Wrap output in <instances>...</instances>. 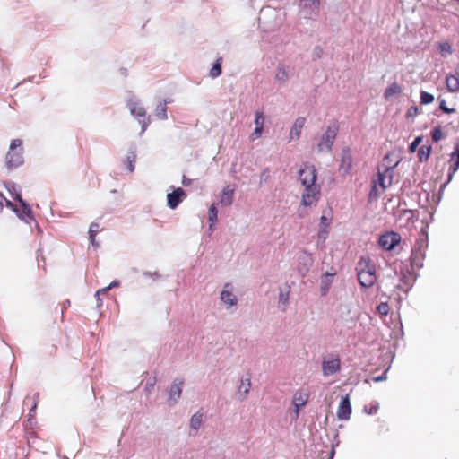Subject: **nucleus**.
I'll return each instance as SVG.
<instances>
[{
	"instance_id": "6e6552de",
	"label": "nucleus",
	"mask_w": 459,
	"mask_h": 459,
	"mask_svg": "<svg viewBox=\"0 0 459 459\" xmlns=\"http://www.w3.org/2000/svg\"><path fill=\"white\" fill-rule=\"evenodd\" d=\"M352 154L350 147L346 146L342 149L341 160L339 170L343 174L347 175L352 169Z\"/></svg>"
},
{
	"instance_id": "7ed1b4c3",
	"label": "nucleus",
	"mask_w": 459,
	"mask_h": 459,
	"mask_svg": "<svg viewBox=\"0 0 459 459\" xmlns=\"http://www.w3.org/2000/svg\"><path fill=\"white\" fill-rule=\"evenodd\" d=\"M126 107L129 109L132 116H134L138 123L141 125V133H144L149 126L151 120L150 117H146V110L142 105L139 99L135 96H130L126 101Z\"/></svg>"
},
{
	"instance_id": "c756f323",
	"label": "nucleus",
	"mask_w": 459,
	"mask_h": 459,
	"mask_svg": "<svg viewBox=\"0 0 459 459\" xmlns=\"http://www.w3.org/2000/svg\"><path fill=\"white\" fill-rule=\"evenodd\" d=\"M437 48H438L440 55L443 57H446L448 55H451L453 53L452 46L447 41L437 43Z\"/></svg>"
},
{
	"instance_id": "9b49d317",
	"label": "nucleus",
	"mask_w": 459,
	"mask_h": 459,
	"mask_svg": "<svg viewBox=\"0 0 459 459\" xmlns=\"http://www.w3.org/2000/svg\"><path fill=\"white\" fill-rule=\"evenodd\" d=\"M351 414V403L349 394L342 396L338 406L336 417L340 420H348Z\"/></svg>"
},
{
	"instance_id": "338daca9",
	"label": "nucleus",
	"mask_w": 459,
	"mask_h": 459,
	"mask_svg": "<svg viewBox=\"0 0 459 459\" xmlns=\"http://www.w3.org/2000/svg\"><path fill=\"white\" fill-rule=\"evenodd\" d=\"M153 386H154V382H147L146 385H145V390L149 391Z\"/></svg>"
},
{
	"instance_id": "39448f33",
	"label": "nucleus",
	"mask_w": 459,
	"mask_h": 459,
	"mask_svg": "<svg viewBox=\"0 0 459 459\" xmlns=\"http://www.w3.org/2000/svg\"><path fill=\"white\" fill-rule=\"evenodd\" d=\"M364 263V266L358 271V281L361 287L370 288L374 285L377 276L376 270L373 264H370L369 261H366L365 258H361L359 264L361 266Z\"/></svg>"
},
{
	"instance_id": "a878e982",
	"label": "nucleus",
	"mask_w": 459,
	"mask_h": 459,
	"mask_svg": "<svg viewBox=\"0 0 459 459\" xmlns=\"http://www.w3.org/2000/svg\"><path fill=\"white\" fill-rule=\"evenodd\" d=\"M208 219L210 223L209 230L212 232L213 230V225L218 220V209L216 204H211L208 210Z\"/></svg>"
},
{
	"instance_id": "423d86ee",
	"label": "nucleus",
	"mask_w": 459,
	"mask_h": 459,
	"mask_svg": "<svg viewBox=\"0 0 459 459\" xmlns=\"http://www.w3.org/2000/svg\"><path fill=\"white\" fill-rule=\"evenodd\" d=\"M6 204L7 206H10L16 215L27 224L31 225L35 223V225L38 226V222L32 214V210L26 201H21V209H18L11 201L6 200Z\"/></svg>"
},
{
	"instance_id": "dca6fc26",
	"label": "nucleus",
	"mask_w": 459,
	"mask_h": 459,
	"mask_svg": "<svg viewBox=\"0 0 459 459\" xmlns=\"http://www.w3.org/2000/svg\"><path fill=\"white\" fill-rule=\"evenodd\" d=\"M322 370L325 376H331L340 370V359L324 360L322 363Z\"/></svg>"
},
{
	"instance_id": "09e8293b",
	"label": "nucleus",
	"mask_w": 459,
	"mask_h": 459,
	"mask_svg": "<svg viewBox=\"0 0 459 459\" xmlns=\"http://www.w3.org/2000/svg\"><path fill=\"white\" fill-rule=\"evenodd\" d=\"M288 301H289V291H283L281 290L280 293H279V302L287 304Z\"/></svg>"
},
{
	"instance_id": "aec40b11",
	"label": "nucleus",
	"mask_w": 459,
	"mask_h": 459,
	"mask_svg": "<svg viewBox=\"0 0 459 459\" xmlns=\"http://www.w3.org/2000/svg\"><path fill=\"white\" fill-rule=\"evenodd\" d=\"M335 275V273H325L321 277L320 281V294L322 296H325L330 289V286L333 283V276Z\"/></svg>"
},
{
	"instance_id": "a19ab883",
	"label": "nucleus",
	"mask_w": 459,
	"mask_h": 459,
	"mask_svg": "<svg viewBox=\"0 0 459 459\" xmlns=\"http://www.w3.org/2000/svg\"><path fill=\"white\" fill-rule=\"evenodd\" d=\"M443 137H444V134H443V133H442V130H441L440 126L436 127V128L432 131V140H433L435 143L439 142Z\"/></svg>"
},
{
	"instance_id": "c9c22d12",
	"label": "nucleus",
	"mask_w": 459,
	"mask_h": 459,
	"mask_svg": "<svg viewBox=\"0 0 459 459\" xmlns=\"http://www.w3.org/2000/svg\"><path fill=\"white\" fill-rule=\"evenodd\" d=\"M120 285V282L118 281H113L111 283H109L108 286L105 287V288H102V289H100L98 290L94 296H98V295H100V294H105L107 293L109 290L113 289V288H116V287H118Z\"/></svg>"
},
{
	"instance_id": "ea45409f",
	"label": "nucleus",
	"mask_w": 459,
	"mask_h": 459,
	"mask_svg": "<svg viewBox=\"0 0 459 459\" xmlns=\"http://www.w3.org/2000/svg\"><path fill=\"white\" fill-rule=\"evenodd\" d=\"M438 101H439V109L442 110L443 112H445L446 114H451L455 111V108H450L446 106V102L444 99L438 98Z\"/></svg>"
},
{
	"instance_id": "bb28decb",
	"label": "nucleus",
	"mask_w": 459,
	"mask_h": 459,
	"mask_svg": "<svg viewBox=\"0 0 459 459\" xmlns=\"http://www.w3.org/2000/svg\"><path fill=\"white\" fill-rule=\"evenodd\" d=\"M449 162H450V166H449L448 173H447V180L441 186V187H440L441 189H444L445 187H446V186L452 181L455 172L459 169V162L450 161V160H449Z\"/></svg>"
},
{
	"instance_id": "8fccbe9b",
	"label": "nucleus",
	"mask_w": 459,
	"mask_h": 459,
	"mask_svg": "<svg viewBox=\"0 0 459 459\" xmlns=\"http://www.w3.org/2000/svg\"><path fill=\"white\" fill-rule=\"evenodd\" d=\"M323 55V48L320 46H316L312 53V57L314 60L320 58Z\"/></svg>"
},
{
	"instance_id": "bf43d9fd",
	"label": "nucleus",
	"mask_w": 459,
	"mask_h": 459,
	"mask_svg": "<svg viewBox=\"0 0 459 459\" xmlns=\"http://www.w3.org/2000/svg\"><path fill=\"white\" fill-rule=\"evenodd\" d=\"M386 373H387V369L385 371H384L380 376L378 377H373V381L374 382H381V381H384L386 379Z\"/></svg>"
},
{
	"instance_id": "9d476101",
	"label": "nucleus",
	"mask_w": 459,
	"mask_h": 459,
	"mask_svg": "<svg viewBox=\"0 0 459 459\" xmlns=\"http://www.w3.org/2000/svg\"><path fill=\"white\" fill-rule=\"evenodd\" d=\"M314 260L312 255L307 251H302L298 257V272L304 277L313 265Z\"/></svg>"
},
{
	"instance_id": "4c0bfd02",
	"label": "nucleus",
	"mask_w": 459,
	"mask_h": 459,
	"mask_svg": "<svg viewBox=\"0 0 459 459\" xmlns=\"http://www.w3.org/2000/svg\"><path fill=\"white\" fill-rule=\"evenodd\" d=\"M422 140H423L422 135H419V136L415 137L414 140L409 145V148H408L409 152H415L416 150L418 149L419 145L421 143Z\"/></svg>"
},
{
	"instance_id": "4468645a",
	"label": "nucleus",
	"mask_w": 459,
	"mask_h": 459,
	"mask_svg": "<svg viewBox=\"0 0 459 459\" xmlns=\"http://www.w3.org/2000/svg\"><path fill=\"white\" fill-rule=\"evenodd\" d=\"M292 73V67L286 65L283 63H279L275 71V81L279 84H284L289 80Z\"/></svg>"
},
{
	"instance_id": "5701e85b",
	"label": "nucleus",
	"mask_w": 459,
	"mask_h": 459,
	"mask_svg": "<svg viewBox=\"0 0 459 459\" xmlns=\"http://www.w3.org/2000/svg\"><path fill=\"white\" fill-rule=\"evenodd\" d=\"M234 195V189L230 188V186L223 188L220 202L224 206H230L232 204Z\"/></svg>"
},
{
	"instance_id": "052dcab7",
	"label": "nucleus",
	"mask_w": 459,
	"mask_h": 459,
	"mask_svg": "<svg viewBox=\"0 0 459 459\" xmlns=\"http://www.w3.org/2000/svg\"><path fill=\"white\" fill-rule=\"evenodd\" d=\"M37 260L39 266L40 265V261L45 262V258L43 256V253L40 248L37 250Z\"/></svg>"
},
{
	"instance_id": "e433bc0d",
	"label": "nucleus",
	"mask_w": 459,
	"mask_h": 459,
	"mask_svg": "<svg viewBox=\"0 0 459 459\" xmlns=\"http://www.w3.org/2000/svg\"><path fill=\"white\" fill-rule=\"evenodd\" d=\"M39 396V393H36L34 394L33 403H32V406L28 413V421H30V423H31V419L34 417V414H35V411H36V409L38 406Z\"/></svg>"
},
{
	"instance_id": "79ce46f5",
	"label": "nucleus",
	"mask_w": 459,
	"mask_h": 459,
	"mask_svg": "<svg viewBox=\"0 0 459 459\" xmlns=\"http://www.w3.org/2000/svg\"><path fill=\"white\" fill-rule=\"evenodd\" d=\"M450 161L459 162V142L454 146V151L450 154Z\"/></svg>"
},
{
	"instance_id": "473e14b6",
	"label": "nucleus",
	"mask_w": 459,
	"mask_h": 459,
	"mask_svg": "<svg viewBox=\"0 0 459 459\" xmlns=\"http://www.w3.org/2000/svg\"><path fill=\"white\" fill-rule=\"evenodd\" d=\"M378 197H379V192L377 189V183L376 180L373 179L371 181V187H370V191L368 194V200L370 202H372L374 200H377Z\"/></svg>"
},
{
	"instance_id": "20e7f679",
	"label": "nucleus",
	"mask_w": 459,
	"mask_h": 459,
	"mask_svg": "<svg viewBox=\"0 0 459 459\" xmlns=\"http://www.w3.org/2000/svg\"><path fill=\"white\" fill-rule=\"evenodd\" d=\"M338 131L339 125L336 121L327 126L317 143L318 152H330L332 151Z\"/></svg>"
},
{
	"instance_id": "f03ea898",
	"label": "nucleus",
	"mask_w": 459,
	"mask_h": 459,
	"mask_svg": "<svg viewBox=\"0 0 459 459\" xmlns=\"http://www.w3.org/2000/svg\"><path fill=\"white\" fill-rule=\"evenodd\" d=\"M23 153L22 141L21 139H13L5 155V167L9 171L23 165Z\"/></svg>"
},
{
	"instance_id": "f3484780",
	"label": "nucleus",
	"mask_w": 459,
	"mask_h": 459,
	"mask_svg": "<svg viewBox=\"0 0 459 459\" xmlns=\"http://www.w3.org/2000/svg\"><path fill=\"white\" fill-rule=\"evenodd\" d=\"M135 160H136V147L135 145H131L126 159L123 163L126 166V169L129 172H134L135 169Z\"/></svg>"
},
{
	"instance_id": "864d4df0",
	"label": "nucleus",
	"mask_w": 459,
	"mask_h": 459,
	"mask_svg": "<svg viewBox=\"0 0 459 459\" xmlns=\"http://www.w3.org/2000/svg\"><path fill=\"white\" fill-rule=\"evenodd\" d=\"M99 228H100V225L98 223L92 222L89 228V231H88L89 236H91V234H93V236H96L99 231Z\"/></svg>"
},
{
	"instance_id": "72a5a7b5",
	"label": "nucleus",
	"mask_w": 459,
	"mask_h": 459,
	"mask_svg": "<svg viewBox=\"0 0 459 459\" xmlns=\"http://www.w3.org/2000/svg\"><path fill=\"white\" fill-rule=\"evenodd\" d=\"M434 100V95L428 92V91H420V104L422 105H428V104H430L432 103Z\"/></svg>"
},
{
	"instance_id": "774afa93",
	"label": "nucleus",
	"mask_w": 459,
	"mask_h": 459,
	"mask_svg": "<svg viewBox=\"0 0 459 459\" xmlns=\"http://www.w3.org/2000/svg\"><path fill=\"white\" fill-rule=\"evenodd\" d=\"M95 298L97 299V306L98 307H101L102 306V300L100 299V295L95 296Z\"/></svg>"
},
{
	"instance_id": "de8ad7c7",
	"label": "nucleus",
	"mask_w": 459,
	"mask_h": 459,
	"mask_svg": "<svg viewBox=\"0 0 459 459\" xmlns=\"http://www.w3.org/2000/svg\"><path fill=\"white\" fill-rule=\"evenodd\" d=\"M397 91H398V86L396 84H393L392 86H389L385 91V98H388V97L394 95L395 92H397Z\"/></svg>"
},
{
	"instance_id": "6ab92c4d",
	"label": "nucleus",
	"mask_w": 459,
	"mask_h": 459,
	"mask_svg": "<svg viewBox=\"0 0 459 459\" xmlns=\"http://www.w3.org/2000/svg\"><path fill=\"white\" fill-rule=\"evenodd\" d=\"M425 258V253L420 247L412 249L411 255V264L413 268L420 269L423 267V260Z\"/></svg>"
},
{
	"instance_id": "603ef678",
	"label": "nucleus",
	"mask_w": 459,
	"mask_h": 459,
	"mask_svg": "<svg viewBox=\"0 0 459 459\" xmlns=\"http://www.w3.org/2000/svg\"><path fill=\"white\" fill-rule=\"evenodd\" d=\"M143 275L144 277L152 278L153 281H157L158 279L160 278V275L159 274L158 272H148V271H145V272L143 273Z\"/></svg>"
},
{
	"instance_id": "a18cd8bd",
	"label": "nucleus",
	"mask_w": 459,
	"mask_h": 459,
	"mask_svg": "<svg viewBox=\"0 0 459 459\" xmlns=\"http://www.w3.org/2000/svg\"><path fill=\"white\" fill-rule=\"evenodd\" d=\"M263 130L264 127L255 126L249 136L250 141H255L256 139H258L262 135Z\"/></svg>"
},
{
	"instance_id": "f8f14e48",
	"label": "nucleus",
	"mask_w": 459,
	"mask_h": 459,
	"mask_svg": "<svg viewBox=\"0 0 459 459\" xmlns=\"http://www.w3.org/2000/svg\"><path fill=\"white\" fill-rule=\"evenodd\" d=\"M186 197V191L181 187L173 188L171 193L167 194V204L168 206L174 210L180 203Z\"/></svg>"
},
{
	"instance_id": "ddd939ff",
	"label": "nucleus",
	"mask_w": 459,
	"mask_h": 459,
	"mask_svg": "<svg viewBox=\"0 0 459 459\" xmlns=\"http://www.w3.org/2000/svg\"><path fill=\"white\" fill-rule=\"evenodd\" d=\"M220 299L221 302L226 305L227 309L238 304V298L233 294L232 285L230 283L224 285L223 290L221 291Z\"/></svg>"
},
{
	"instance_id": "1a4fd4ad",
	"label": "nucleus",
	"mask_w": 459,
	"mask_h": 459,
	"mask_svg": "<svg viewBox=\"0 0 459 459\" xmlns=\"http://www.w3.org/2000/svg\"><path fill=\"white\" fill-rule=\"evenodd\" d=\"M183 385L184 380L181 378H176L171 384L168 398V403L169 406H174L178 403L182 394Z\"/></svg>"
},
{
	"instance_id": "412c9836",
	"label": "nucleus",
	"mask_w": 459,
	"mask_h": 459,
	"mask_svg": "<svg viewBox=\"0 0 459 459\" xmlns=\"http://www.w3.org/2000/svg\"><path fill=\"white\" fill-rule=\"evenodd\" d=\"M251 387V379L250 377L242 378L240 381V385L238 386V398L239 401H243L247 398L249 394Z\"/></svg>"
},
{
	"instance_id": "3c124183",
	"label": "nucleus",
	"mask_w": 459,
	"mask_h": 459,
	"mask_svg": "<svg viewBox=\"0 0 459 459\" xmlns=\"http://www.w3.org/2000/svg\"><path fill=\"white\" fill-rule=\"evenodd\" d=\"M418 112H419L418 107L411 106L408 108L406 116L408 118L414 117L415 116H417Z\"/></svg>"
},
{
	"instance_id": "37998d69",
	"label": "nucleus",
	"mask_w": 459,
	"mask_h": 459,
	"mask_svg": "<svg viewBox=\"0 0 459 459\" xmlns=\"http://www.w3.org/2000/svg\"><path fill=\"white\" fill-rule=\"evenodd\" d=\"M379 409L378 403L372 404L370 407L364 406L363 411L368 415H373L377 412Z\"/></svg>"
},
{
	"instance_id": "49530a36",
	"label": "nucleus",
	"mask_w": 459,
	"mask_h": 459,
	"mask_svg": "<svg viewBox=\"0 0 459 459\" xmlns=\"http://www.w3.org/2000/svg\"><path fill=\"white\" fill-rule=\"evenodd\" d=\"M263 130L264 127L255 126L249 136L250 141H255L256 139H258L262 135Z\"/></svg>"
},
{
	"instance_id": "0e129e2a",
	"label": "nucleus",
	"mask_w": 459,
	"mask_h": 459,
	"mask_svg": "<svg viewBox=\"0 0 459 459\" xmlns=\"http://www.w3.org/2000/svg\"><path fill=\"white\" fill-rule=\"evenodd\" d=\"M89 238H90V242L91 244L95 247H99V243L96 241V236H93V234H91V236H89Z\"/></svg>"
},
{
	"instance_id": "680f3d73",
	"label": "nucleus",
	"mask_w": 459,
	"mask_h": 459,
	"mask_svg": "<svg viewBox=\"0 0 459 459\" xmlns=\"http://www.w3.org/2000/svg\"><path fill=\"white\" fill-rule=\"evenodd\" d=\"M326 236H327L326 229H320L319 230V233H318V238H322L323 240H325L326 239Z\"/></svg>"
},
{
	"instance_id": "5fc2aeb1",
	"label": "nucleus",
	"mask_w": 459,
	"mask_h": 459,
	"mask_svg": "<svg viewBox=\"0 0 459 459\" xmlns=\"http://www.w3.org/2000/svg\"><path fill=\"white\" fill-rule=\"evenodd\" d=\"M330 224V219L326 216L322 215L320 218V229H326Z\"/></svg>"
},
{
	"instance_id": "c85d7f7f",
	"label": "nucleus",
	"mask_w": 459,
	"mask_h": 459,
	"mask_svg": "<svg viewBox=\"0 0 459 459\" xmlns=\"http://www.w3.org/2000/svg\"><path fill=\"white\" fill-rule=\"evenodd\" d=\"M221 74V57H219L213 63L209 72V76L212 79L219 77Z\"/></svg>"
},
{
	"instance_id": "b1692460",
	"label": "nucleus",
	"mask_w": 459,
	"mask_h": 459,
	"mask_svg": "<svg viewBox=\"0 0 459 459\" xmlns=\"http://www.w3.org/2000/svg\"><path fill=\"white\" fill-rule=\"evenodd\" d=\"M154 116L159 120H167L168 119V114H167V107L166 103L158 102L155 109H154Z\"/></svg>"
},
{
	"instance_id": "69168bd1",
	"label": "nucleus",
	"mask_w": 459,
	"mask_h": 459,
	"mask_svg": "<svg viewBox=\"0 0 459 459\" xmlns=\"http://www.w3.org/2000/svg\"><path fill=\"white\" fill-rule=\"evenodd\" d=\"M192 183V180L190 178H187L186 176H183L182 178V184L185 186H190Z\"/></svg>"
},
{
	"instance_id": "13d9d810",
	"label": "nucleus",
	"mask_w": 459,
	"mask_h": 459,
	"mask_svg": "<svg viewBox=\"0 0 459 459\" xmlns=\"http://www.w3.org/2000/svg\"><path fill=\"white\" fill-rule=\"evenodd\" d=\"M8 192L13 195L16 191V185L13 182H8L5 184Z\"/></svg>"
},
{
	"instance_id": "e2e57ef3",
	"label": "nucleus",
	"mask_w": 459,
	"mask_h": 459,
	"mask_svg": "<svg viewBox=\"0 0 459 459\" xmlns=\"http://www.w3.org/2000/svg\"><path fill=\"white\" fill-rule=\"evenodd\" d=\"M13 198L16 200L19 204H21V201H24L22 197L21 193L14 191V193L12 195Z\"/></svg>"
},
{
	"instance_id": "cd10ccee",
	"label": "nucleus",
	"mask_w": 459,
	"mask_h": 459,
	"mask_svg": "<svg viewBox=\"0 0 459 459\" xmlns=\"http://www.w3.org/2000/svg\"><path fill=\"white\" fill-rule=\"evenodd\" d=\"M432 151L431 145H422L418 151V159L420 162L427 161Z\"/></svg>"
},
{
	"instance_id": "6e6d98bb",
	"label": "nucleus",
	"mask_w": 459,
	"mask_h": 459,
	"mask_svg": "<svg viewBox=\"0 0 459 459\" xmlns=\"http://www.w3.org/2000/svg\"><path fill=\"white\" fill-rule=\"evenodd\" d=\"M268 178H269V169H265L262 171V173L260 175V185L266 182L268 180Z\"/></svg>"
},
{
	"instance_id": "a211bd4d",
	"label": "nucleus",
	"mask_w": 459,
	"mask_h": 459,
	"mask_svg": "<svg viewBox=\"0 0 459 459\" xmlns=\"http://www.w3.org/2000/svg\"><path fill=\"white\" fill-rule=\"evenodd\" d=\"M308 400V394L302 392H296L293 395L292 404L295 406L296 417L299 416V409L304 407Z\"/></svg>"
},
{
	"instance_id": "c03bdc74",
	"label": "nucleus",
	"mask_w": 459,
	"mask_h": 459,
	"mask_svg": "<svg viewBox=\"0 0 459 459\" xmlns=\"http://www.w3.org/2000/svg\"><path fill=\"white\" fill-rule=\"evenodd\" d=\"M263 130L264 127L255 126L249 136L250 141H255L256 139H258L262 135Z\"/></svg>"
},
{
	"instance_id": "f257e3e1",
	"label": "nucleus",
	"mask_w": 459,
	"mask_h": 459,
	"mask_svg": "<svg viewBox=\"0 0 459 459\" xmlns=\"http://www.w3.org/2000/svg\"><path fill=\"white\" fill-rule=\"evenodd\" d=\"M299 178L304 187L301 204L310 206L317 201L320 195V187L316 184L317 172L314 165L306 162L299 170Z\"/></svg>"
},
{
	"instance_id": "7c9ffc66",
	"label": "nucleus",
	"mask_w": 459,
	"mask_h": 459,
	"mask_svg": "<svg viewBox=\"0 0 459 459\" xmlns=\"http://www.w3.org/2000/svg\"><path fill=\"white\" fill-rule=\"evenodd\" d=\"M399 161H396L394 165L385 166V169L382 170L384 175L386 177V180L389 186L393 184L394 178V169L398 165Z\"/></svg>"
},
{
	"instance_id": "2eb2a0df",
	"label": "nucleus",
	"mask_w": 459,
	"mask_h": 459,
	"mask_svg": "<svg viewBox=\"0 0 459 459\" xmlns=\"http://www.w3.org/2000/svg\"><path fill=\"white\" fill-rule=\"evenodd\" d=\"M204 422V413L197 411L192 415L189 422V436L195 437Z\"/></svg>"
},
{
	"instance_id": "4be33fe9",
	"label": "nucleus",
	"mask_w": 459,
	"mask_h": 459,
	"mask_svg": "<svg viewBox=\"0 0 459 459\" xmlns=\"http://www.w3.org/2000/svg\"><path fill=\"white\" fill-rule=\"evenodd\" d=\"M305 122H306L305 117H299L298 118H296V120L290 129V135L291 139H293V138L299 139V138L301 130L305 126Z\"/></svg>"
},
{
	"instance_id": "4d7b16f0",
	"label": "nucleus",
	"mask_w": 459,
	"mask_h": 459,
	"mask_svg": "<svg viewBox=\"0 0 459 459\" xmlns=\"http://www.w3.org/2000/svg\"><path fill=\"white\" fill-rule=\"evenodd\" d=\"M401 281H403V282L407 286V289H406V290H404V289L402 287V285H401V284H399V285L397 286V288H398V289H401V290H404L405 292H407V291H408V290L411 287V283H410V282H409V277H407V276H403V277L402 278V280H401Z\"/></svg>"
},
{
	"instance_id": "393cba45",
	"label": "nucleus",
	"mask_w": 459,
	"mask_h": 459,
	"mask_svg": "<svg viewBox=\"0 0 459 459\" xmlns=\"http://www.w3.org/2000/svg\"><path fill=\"white\" fill-rule=\"evenodd\" d=\"M446 88L450 92L459 91V79L455 75H447L446 79Z\"/></svg>"
},
{
	"instance_id": "0eeeda50",
	"label": "nucleus",
	"mask_w": 459,
	"mask_h": 459,
	"mask_svg": "<svg viewBox=\"0 0 459 459\" xmlns=\"http://www.w3.org/2000/svg\"><path fill=\"white\" fill-rule=\"evenodd\" d=\"M401 239L402 238L397 232L387 231L379 237L378 244L383 249L392 251L401 242Z\"/></svg>"
},
{
	"instance_id": "f704fd0d",
	"label": "nucleus",
	"mask_w": 459,
	"mask_h": 459,
	"mask_svg": "<svg viewBox=\"0 0 459 459\" xmlns=\"http://www.w3.org/2000/svg\"><path fill=\"white\" fill-rule=\"evenodd\" d=\"M264 114L263 110H256L255 113V120L254 123L255 126L264 127Z\"/></svg>"
},
{
	"instance_id": "2f4dec72",
	"label": "nucleus",
	"mask_w": 459,
	"mask_h": 459,
	"mask_svg": "<svg viewBox=\"0 0 459 459\" xmlns=\"http://www.w3.org/2000/svg\"><path fill=\"white\" fill-rule=\"evenodd\" d=\"M376 181L377 183V186H379L383 191H385L387 187L390 186L387 183L386 177L384 175L380 168H378L377 180Z\"/></svg>"
},
{
	"instance_id": "58836bf2",
	"label": "nucleus",
	"mask_w": 459,
	"mask_h": 459,
	"mask_svg": "<svg viewBox=\"0 0 459 459\" xmlns=\"http://www.w3.org/2000/svg\"><path fill=\"white\" fill-rule=\"evenodd\" d=\"M377 312L381 316H387L388 313H389V305H388V303L387 302H381L380 304L377 305Z\"/></svg>"
}]
</instances>
